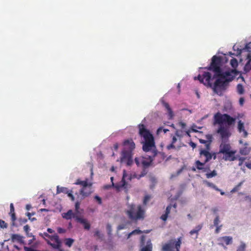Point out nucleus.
<instances>
[{"instance_id":"obj_1","label":"nucleus","mask_w":251,"mask_h":251,"mask_svg":"<svg viewBox=\"0 0 251 251\" xmlns=\"http://www.w3.org/2000/svg\"><path fill=\"white\" fill-rule=\"evenodd\" d=\"M221 57L214 55L212 58L209 67L205 68L214 72L215 76H222L228 83L239 74V72L236 69H232L230 71L222 72L221 68Z\"/></svg>"},{"instance_id":"obj_2","label":"nucleus","mask_w":251,"mask_h":251,"mask_svg":"<svg viewBox=\"0 0 251 251\" xmlns=\"http://www.w3.org/2000/svg\"><path fill=\"white\" fill-rule=\"evenodd\" d=\"M214 118L215 123L220 125L217 132L220 134L222 141H228V138L231 135V133L228 129L222 126V124L226 123L228 126H231L235 123L236 119L227 114H222L220 112L215 114Z\"/></svg>"},{"instance_id":"obj_3","label":"nucleus","mask_w":251,"mask_h":251,"mask_svg":"<svg viewBox=\"0 0 251 251\" xmlns=\"http://www.w3.org/2000/svg\"><path fill=\"white\" fill-rule=\"evenodd\" d=\"M139 134L141 138V143L143 144V150L148 152L155 147L154 137L149 130L147 129L144 124L138 125Z\"/></svg>"},{"instance_id":"obj_4","label":"nucleus","mask_w":251,"mask_h":251,"mask_svg":"<svg viewBox=\"0 0 251 251\" xmlns=\"http://www.w3.org/2000/svg\"><path fill=\"white\" fill-rule=\"evenodd\" d=\"M125 213L128 219L133 223L143 221L146 217V209L141 204H128Z\"/></svg>"},{"instance_id":"obj_5","label":"nucleus","mask_w":251,"mask_h":251,"mask_svg":"<svg viewBox=\"0 0 251 251\" xmlns=\"http://www.w3.org/2000/svg\"><path fill=\"white\" fill-rule=\"evenodd\" d=\"M214 78H217V79L214 84L213 91L217 94L221 95L222 92L226 89L228 83L222 76H215L214 75Z\"/></svg>"},{"instance_id":"obj_6","label":"nucleus","mask_w":251,"mask_h":251,"mask_svg":"<svg viewBox=\"0 0 251 251\" xmlns=\"http://www.w3.org/2000/svg\"><path fill=\"white\" fill-rule=\"evenodd\" d=\"M181 244V237L178 238L176 242L171 240L168 243L165 244L163 246L162 250L163 251H179Z\"/></svg>"},{"instance_id":"obj_7","label":"nucleus","mask_w":251,"mask_h":251,"mask_svg":"<svg viewBox=\"0 0 251 251\" xmlns=\"http://www.w3.org/2000/svg\"><path fill=\"white\" fill-rule=\"evenodd\" d=\"M153 161V158L151 155L148 157H140L135 158V162L138 166H142L144 169H146L151 166Z\"/></svg>"},{"instance_id":"obj_8","label":"nucleus","mask_w":251,"mask_h":251,"mask_svg":"<svg viewBox=\"0 0 251 251\" xmlns=\"http://www.w3.org/2000/svg\"><path fill=\"white\" fill-rule=\"evenodd\" d=\"M197 78L200 81V82L204 84V85L210 87L212 86V84L210 82L212 76L210 73L204 72L202 75H199L197 77H195L194 78L195 79H196Z\"/></svg>"},{"instance_id":"obj_9","label":"nucleus","mask_w":251,"mask_h":251,"mask_svg":"<svg viewBox=\"0 0 251 251\" xmlns=\"http://www.w3.org/2000/svg\"><path fill=\"white\" fill-rule=\"evenodd\" d=\"M131 152L126 150L122 151L121 162L125 163L127 166H130L133 163Z\"/></svg>"},{"instance_id":"obj_10","label":"nucleus","mask_w":251,"mask_h":251,"mask_svg":"<svg viewBox=\"0 0 251 251\" xmlns=\"http://www.w3.org/2000/svg\"><path fill=\"white\" fill-rule=\"evenodd\" d=\"M217 240L219 245L223 247L225 249H226V246L232 244L233 238L231 236H225L218 238Z\"/></svg>"},{"instance_id":"obj_11","label":"nucleus","mask_w":251,"mask_h":251,"mask_svg":"<svg viewBox=\"0 0 251 251\" xmlns=\"http://www.w3.org/2000/svg\"><path fill=\"white\" fill-rule=\"evenodd\" d=\"M145 236L142 235L141 237L140 244L142 248L141 251H152V246L151 241L148 240L145 244Z\"/></svg>"},{"instance_id":"obj_12","label":"nucleus","mask_w":251,"mask_h":251,"mask_svg":"<svg viewBox=\"0 0 251 251\" xmlns=\"http://www.w3.org/2000/svg\"><path fill=\"white\" fill-rule=\"evenodd\" d=\"M160 101L165 108V110L166 111V114L167 115L168 119L169 120L173 119L175 116V114L169 103L165 101L163 99H161Z\"/></svg>"},{"instance_id":"obj_13","label":"nucleus","mask_w":251,"mask_h":251,"mask_svg":"<svg viewBox=\"0 0 251 251\" xmlns=\"http://www.w3.org/2000/svg\"><path fill=\"white\" fill-rule=\"evenodd\" d=\"M200 155L201 158H202V156L205 157V159L204 160L205 161V163H207V162L209 161L211 159L213 155L214 156V159H215L216 158V154L214 153L212 154L209 152L208 150L207 149H201L200 151Z\"/></svg>"},{"instance_id":"obj_14","label":"nucleus","mask_w":251,"mask_h":251,"mask_svg":"<svg viewBox=\"0 0 251 251\" xmlns=\"http://www.w3.org/2000/svg\"><path fill=\"white\" fill-rule=\"evenodd\" d=\"M176 207H177V204L176 202L174 203V204H170L169 205H168L166 208L165 213L163 214L160 217V219L162 221L165 222L167 220V219L168 217V216L171 212V210L172 208L174 209L175 212H176Z\"/></svg>"},{"instance_id":"obj_15","label":"nucleus","mask_w":251,"mask_h":251,"mask_svg":"<svg viewBox=\"0 0 251 251\" xmlns=\"http://www.w3.org/2000/svg\"><path fill=\"white\" fill-rule=\"evenodd\" d=\"M231 147L228 141H222L219 146V153L224 154L225 153L230 151Z\"/></svg>"},{"instance_id":"obj_16","label":"nucleus","mask_w":251,"mask_h":251,"mask_svg":"<svg viewBox=\"0 0 251 251\" xmlns=\"http://www.w3.org/2000/svg\"><path fill=\"white\" fill-rule=\"evenodd\" d=\"M46 241L47 244L50 246L53 249L57 250L58 251H64V250L61 248L62 242L59 238H56V241L54 243H52L48 239H46Z\"/></svg>"},{"instance_id":"obj_17","label":"nucleus","mask_w":251,"mask_h":251,"mask_svg":"<svg viewBox=\"0 0 251 251\" xmlns=\"http://www.w3.org/2000/svg\"><path fill=\"white\" fill-rule=\"evenodd\" d=\"M236 152L235 150H230L228 152L225 153L224 158L226 161H233L237 159V157L235 156V154Z\"/></svg>"},{"instance_id":"obj_18","label":"nucleus","mask_w":251,"mask_h":251,"mask_svg":"<svg viewBox=\"0 0 251 251\" xmlns=\"http://www.w3.org/2000/svg\"><path fill=\"white\" fill-rule=\"evenodd\" d=\"M92 185L90 184L89 185L85 187H82L80 190V194L82 196V199L88 197L92 193Z\"/></svg>"},{"instance_id":"obj_19","label":"nucleus","mask_w":251,"mask_h":251,"mask_svg":"<svg viewBox=\"0 0 251 251\" xmlns=\"http://www.w3.org/2000/svg\"><path fill=\"white\" fill-rule=\"evenodd\" d=\"M125 174H124L122 179L119 183H117L115 185H114V183L112 182V185L114 186L118 190H119L123 188L126 189H127V188H126L127 183L126 182V181L125 179ZM113 178H114L113 177H111V178H110L111 181L112 182H113Z\"/></svg>"},{"instance_id":"obj_20","label":"nucleus","mask_w":251,"mask_h":251,"mask_svg":"<svg viewBox=\"0 0 251 251\" xmlns=\"http://www.w3.org/2000/svg\"><path fill=\"white\" fill-rule=\"evenodd\" d=\"M62 217L66 220L74 218L76 221V218L78 217V216L76 213L73 212L72 210H69L66 213L62 214Z\"/></svg>"},{"instance_id":"obj_21","label":"nucleus","mask_w":251,"mask_h":251,"mask_svg":"<svg viewBox=\"0 0 251 251\" xmlns=\"http://www.w3.org/2000/svg\"><path fill=\"white\" fill-rule=\"evenodd\" d=\"M124 145L126 151H132L135 148V145L132 139H127L124 141Z\"/></svg>"},{"instance_id":"obj_22","label":"nucleus","mask_w":251,"mask_h":251,"mask_svg":"<svg viewBox=\"0 0 251 251\" xmlns=\"http://www.w3.org/2000/svg\"><path fill=\"white\" fill-rule=\"evenodd\" d=\"M39 235L43 238L45 240L46 239L49 240L50 242L52 241L55 242L56 241V238H59V236L57 234H54L53 235H50L47 232H44L43 233H40Z\"/></svg>"},{"instance_id":"obj_23","label":"nucleus","mask_w":251,"mask_h":251,"mask_svg":"<svg viewBox=\"0 0 251 251\" xmlns=\"http://www.w3.org/2000/svg\"><path fill=\"white\" fill-rule=\"evenodd\" d=\"M203 227V224H201L197 225L195 227L189 232L191 236L195 235V239H197L199 235V231L202 229Z\"/></svg>"},{"instance_id":"obj_24","label":"nucleus","mask_w":251,"mask_h":251,"mask_svg":"<svg viewBox=\"0 0 251 251\" xmlns=\"http://www.w3.org/2000/svg\"><path fill=\"white\" fill-rule=\"evenodd\" d=\"M251 150V149L249 147L248 144L245 143L244 144V146L240 149L239 153L241 155H247L250 153Z\"/></svg>"},{"instance_id":"obj_25","label":"nucleus","mask_w":251,"mask_h":251,"mask_svg":"<svg viewBox=\"0 0 251 251\" xmlns=\"http://www.w3.org/2000/svg\"><path fill=\"white\" fill-rule=\"evenodd\" d=\"M77 222L83 225L84 228L86 230H89L90 228V224L88 222L87 220L85 219L79 217L76 218Z\"/></svg>"},{"instance_id":"obj_26","label":"nucleus","mask_w":251,"mask_h":251,"mask_svg":"<svg viewBox=\"0 0 251 251\" xmlns=\"http://www.w3.org/2000/svg\"><path fill=\"white\" fill-rule=\"evenodd\" d=\"M238 130L239 132H240V133H241V132L243 133V136L244 137L246 138L247 137V136L248 135V133L245 130V127H244V124L241 120H240L238 122Z\"/></svg>"},{"instance_id":"obj_27","label":"nucleus","mask_w":251,"mask_h":251,"mask_svg":"<svg viewBox=\"0 0 251 251\" xmlns=\"http://www.w3.org/2000/svg\"><path fill=\"white\" fill-rule=\"evenodd\" d=\"M207 139L208 140H205L203 139H199V142L201 144H205L206 148L207 150H210V146L211 142L212 141V135H206Z\"/></svg>"},{"instance_id":"obj_28","label":"nucleus","mask_w":251,"mask_h":251,"mask_svg":"<svg viewBox=\"0 0 251 251\" xmlns=\"http://www.w3.org/2000/svg\"><path fill=\"white\" fill-rule=\"evenodd\" d=\"M11 240L13 242H16L20 244L24 243L23 237L19 234H12L11 235Z\"/></svg>"},{"instance_id":"obj_29","label":"nucleus","mask_w":251,"mask_h":251,"mask_svg":"<svg viewBox=\"0 0 251 251\" xmlns=\"http://www.w3.org/2000/svg\"><path fill=\"white\" fill-rule=\"evenodd\" d=\"M206 163H205V161L203 162H201L200 160H197L195 162V165L197 168L200 170H202L203 171H206V168H203V166Z\"/></svg>"},{"instance_id":"obj_30","label":"nucleus","mask_w":251,"mask_h":251,"mask_svg":"<svg viewBox=\"0 0 251 251\" xmlns=\"http://www.w3.org/2000/svg\"><path fill=\"white\" fill-rule=\"evenodd\" d=\"M150 232L149 230H146V231H142L139 229H135L133 230L132 232H130L128 234L127 238L128 239L130 237V236L133 234H141L142 233L145 232V233H149Z\"/></svg>"},{"instance_id":"obj_31","label":"nucleus","mask_w":251,"mask_h":251,"mask_svg":"<svg viewBox=\"0 0 251 251\" xmlns=\"http://www.w3.org/2000/svg\"><path fill=\"white\" fill-rule=\"evenodd\" d=\"M76 185H80L82 186V187H85L89 185L88 183L87 180L82 181L79 179H77L76 181L74 183Z\"/></svg>"},{"instance_id":"obj_32","label":"nucleus","mask_w":251,"mask_h":251,"mask_svg":"<svg viewBox=\"0 0 251 251\" xmlns=\"http://www.w3.org/2000/svg\"><path fill=\"white\" fill-rule=\"evenodd\" d=\"M68 191L69 190H68V188L66 187H59L58 186L57 187V190H56L57 194H59L61 193L67 194V193H68Z\"/></svg>"},{"instance_id":"obj_33","label":"nucleus","mask_w":251,"mask_h":251,"mask_svg":"<svg viewBox=\"0 0 251 251\" xmlns=\"http://www.w3.org/2000/svg\"><path fill=\"white\" fill-rule=\"evenodd\" d=\"M152 198V196L151 195H146L144 198L143 201V205L144 207L148 203L149 201L151 200Z\"/></svg>"},{"instance_id":"obj_34","label":"nucleus","mask_w":251,"mask_h":251,"mask_svg":"<svg viewBox=\"0 0 251 251\" xmlns=\"http://www.w3.org/2000/svg\"><path fill=\"white\" fill-rule=\"evenodd\" d=\"M185 130L182 129H176L175 132V135L178 138H182L184 136Z\"/></svg>"},{"instance_id":"obj_35","label":"nucleus","mask_w":251,"mask_h":251,"mask_svg":"<svg viewBox=\"0 0 251 251\" xmlns=\"http://www.w3.org/2000/svg\"><path fill=\"white\" fill-rule=\"evenodd\" d=\"M220 220L218 215H217L213 221V225L210 226V228H212L213 226H220Z\"/></svg>"},{"instance_id":"obj_36","label":"nucleus","mask_w":251,"mask_h":251,"mask_svg":"<svg viewBox=\"0 0 251 251\" xmlns=\"http://www.w3.org/2000/svg\"><path fill=\"white\" fill-rule=\"evenodd\" d=\"M230 64L233 69H236L238 65L237 60L236 58H233L230 61Z\"/></svg>"},{"instance_id":"obj_37","label":"nucleus","mask_w":251,"mask_h":251,"mask_svg":"<svg viewBox=\"0 0 251 251\" xmlns=\"http://www.w3.org/2000/svg\"><path fill=\"white\" fill-rule=\"evenodd\" d=\"M74 242V240L72 238H66L65 239V244L69 247H71Z\"/></svg>"},{"instance_id":"obj_38","label":"nucleus","mask_w":251,"mask_h":251,"mask_svg":"<svg viewBox=\"0 0 251 251\" xmlns=\"http://www.w3.org/2000/svg\"><path fill=\"white\" fill-rule=\"evenodd\" d=\"M237 91L240 95H242L244 93V88L242 84H238L237 85Z\"/></svg>"},{"instance_id":"obj_39","label":"nucleus","mask_w":251,"mask_h":251,"mask_svg":"<svg viewBox=\"0 0 251 251\" xmlns=\"http://www.w3.org/2000/svg\"><path fill=\"white\" fill-rule=\"evenodd\" d=\"M244 201H246L248 206L251 208V195H247L244 197Z\"/></svg>"},{"instance_id":"obj_40","label":"nucleus","mask_w":251,"mask_h":251,"mask_svg":"<svg viewBox=\"0 0 251 251\" xmlns=\"http://www.w3.org/2000/svg\"><path fill=\"white\" fill-rule=\"evenodd\" d=\"M159 156L163 160L165 159L166 161L168 160L171 157V156L170 155L166 159V156L165 155L164 153L158 151V157Z\"/></svg>"},{"instance_id":"obj_41","label":"nucleus","mask_w":251,"mask_h":251,"mask_svg":"<svg viewBox=\"0 0 251 251\" xmlns=\"http://www.w3.org/2000/svg\"><path fill=\"white\" fill-rule=\"evenodd\" d=\"M244 71L247 72H249L251 70V65L250 63V61H248L247 63L244 66Z\"/></svg>"},{"instance_id":"obj_42","label":"nucleus","mask_w":251,"mask_h":251,"mask_svg":"<svg viewBox=\"0 0 251 251\" xmlns=\"http://www.w3.org/2000/svg\"><path fill=\"white\" fill-rule=\"evenodd\" d=\"M217 175V173L216 171L213 170L212 172L209 173H207L206 174L207 178H211L214 176H215Z\"/></svg>"},{"instance_id":"obj_43","label":"nucleus","mask_w":251,"mask_h":251,"mask_svg":"<svg viewBox=\"0 0 251 251\" xmlns=\"http://www.w3.org/2000/svg\"><path fill=\"white\" fill-rule=\"evenodd\" d=\"M177 125L181 128V129L185 130L186 127V124L182 121H179Z\"/></svg>"},{"instance_id":"obj_44","label":"nucleus","mask_w":251,"mask_h":251,"mask_svg":"<svg viewBox=\"0 0 251 251\" xmlns=\"http://www.w3.org/2000/svg\"><path fill=\"white\" fill-rule=\"evenodd\" d=\"M246 245L242 243L237 248V251H245Z\"/></svg>"},{"instance_id":"obj_45","label":"nucleus","mask_w":251,"mask_h":251,"mask_svg":"<svg viewBox=\"0 0 251 251\" xmlns=\"http://www.w3.org/2000/svg\"><path fill=\"white\" fill-rule=\"evenodd\" d=\"M94 235V236L97 237L99 239H101L103 236L102 234H101L100 232L98 230H96L95 231Z\"/></svg>"},{"instance_id":"obj_46","label":"nucleus","mask_w":251,"mask_h":251,"mask_svg":"<svg viewBox=\"0 0 251 251\" xmlns=\"http://www.w3.org/2000/svg\"><path fill=\"white\" fill-rule=\"evenodd\" d=\"M8 225L3 220L0 219V228H7Z\"/></svg>"},{"instance_id":"obj_47","label":"nucleus","mask_w":251,"mask_h":251,"mask_svg":"<svg viewBox=\"0 0 251 251\" xmlns=\"http://www.w3.org/2000/svg\"><path fill=\"white\" fill-rule=\"evenodd\" d=\"M9 214H11V220H12V226H14V225H15V221L16 220V217L15 213V212H13L12 213H9Z\"/></svg>"},{"instance_id":"obj_48","label":"nucleus","mask_w":251,"mask_h":251,"mask_svg":"<svg viewBox=\"0 0 251 251\" xmlns=\"http://www.w3.org/2000/svg\"><path fill=\"white\" fill-rule=\"evenodd\" d=\"M106 229H107L108 234L110 235L111 234V232H112V230L111 226L110 224H107L106 225Z\"/></svg>"},{"instance_id":"obj_49","label":"nucleus","mask_w":251,"mask_h":251,"mask_svg":"<svg viewBox=\"0 0 251 251\" xmlns=\"http://www.w3.org/2000/svg\"><path fill=\"white\" fill-rule=\"evenodd\" d=\"M126 228V224H121V225H119L118 226L117 230H121L125 229Z\"/></svg>"},{"instance_id":"obj_50","label":"nucleus","mask_w":251,"mask_h":251,"mask_svg":"<svg viewBox=\"0 0 251 251\" xmlns=\"http://www.w3.org/2000/svg\"><path fill=\"white\" fill-rule=\"evenodd\" d=\"M245 159H246V158H245V157H239L238 158V160H239L238 166H241L242 165V164H243V162Z\"/></svg>"},{"instance_id":"obj_51","label":"nucleus","mask_w":251,"mask_h":251,"mask_svg":"<svg viewBox=\"0 0 251 251\" xmlns=\"http://www.w3.org/2000/svg\"><path fill=\"white\" fill-rule=\"evenodd\" d=\"M94 199L97 201L99 204H101L102 200L100 197L98 196H95Z\"/></svg>"},{"instance_id":"obj_52","label":"nucleus","mask_w":251,"mask_h":251,"mask_svg":"<svg viewBox=\"0 0 251 251\" xmlns=\"http://www.w3.org/2000/svg\"><path fill=\"white\" fill-rule=\"evenodd\" d=\"M80 206V202L78 201H77L75 203V213L77 214L78 213V209L79 208Z\"/></svg>"},{"instance_id":"obj_53","label":"nucleus","mask_w":251,"mask_h":251,"mask_svg":"<svg viewBox=\"0 0 251 251\" xmlns=\"http://www.w3.org/2000/svg\"><path fill=\"white\" fill-rule=\"evenodd\" d=\"M222 226H223L222 225H220L219 226H216V229L215 231V233H216V234L219 233L220 232Z\"/></svg>"},{"instance_id":"obj_54","label":"nucleus","mask_w":251,"mask_h":251,"mask_svg":"<svg viewBox=\"0 0 251 251\" xmlns=\"http://www.w3.org/2000/svg\"><path fill=\"white\" fill-rule=\"evenodd\" d=\"M245 49L249 52H251V42L249 43L246 45Z\"/></svg>"},{"instance_id":"obj_55","label":"nucleus","mask_w":251,"mask_h":251,"mask_svg":"<svg viewBox=\"0 0 251 251\" xmlns=\"http://www.w3.org/2000/svg\"><path fill=\"white\" fill-rule=\"evenodd\" d=\"M68 195V196L71 199L72 201L75 200V197H74L73 195L72 194V191H71V192H69L68 191V193H67Z\"/></svg>"},{"instance_id":"obj_56","label":"nucleus","mask_w":251,"mask_h":251,"mask_svg":"<svg viewBox=\"0 0 251 251\" xmlns=\"http://www.w3.org/2000/svg\"><path fill=\"white\" fill-rule=\"evenodd\" d=\"M57 232L59 233H64L66 232V230L61 227H58L57 228Z\"/></svg>"},{"instance_id":"obj_57","label":"nucleus","mask_w":251,"mask_h":251,"mask_svg":"<svg viewBox=\"0 0 251 251\" xmlns=\"http://www.w3.org/2000/svg\"><path fill=\"white\" fill-rule=\"evenodd\" d=\"M27 221V219H25V218H20L19 219V222H20V223L21 225H22L23 224H25V223H26Z\"/></svg>"},{"instance_id":"obj_58","label":"nucleus","mask_w":251,"mask_h":251,"mask_svg":"<svg viewBox=\"0 0 251 251\" xmlns=\"http://www.w3.org/2000/svg\"><path fill=\"white\" fill-rule=\"evenodd\" d=\"M24 250L25 251H39L34 250L31 248L27 247H24Z\"/></svg>"},{"instance_id":"obj_59","label":"nucleus","mask_w":251,"mask_h":251,"mask_svg":"<svg viewBox=\"0 0 251 251\" xmlns=\"http://www.w3.org/2000/svg\"><path fill=\"white\" fill-rule=\"evenodd\" d=\"M24 229L25 232L27 233L30 230L29 226L27 225L25 226H24Z\"/></svg>"},{"instance_id":"obj_60","label":"nucleus","mask_w":251,"mask_h":251,"mask_svg":"<svg viewBox=\"0 0 251 251\" xmlns=\"http://www.w3.org/2000/svg\"><path fill=\"white\" fill-rule=\"evenodd\" d=\"M10 212L9 213H12L14 212V207L13 203H11L10 205Z\"/></svg>"},{"instance_id":"obj_61","label":"nucleus","mask_w":251,"mask_h":251,"mask_svg":"<svg viewBox=\"0 0 251 251\" xmlns=\"http://www.w3.org/2000/svg\"><path fill=\"white\" fill-rule=\"evenodd\" d=\"M244 101H245V100L244 99V98H240V99H239V103L240 104V105L242 106L244 103Z\"/></svg>"},{"instance_id":"obj_62","label":"nucleus","mask_w":251,"mask_h":251,"mask_svg":"<svg viewBox=\"0 0 251 251\" xmlns=\"http://www.w3.org/2000/svg\"><path fill=\"white\" fill-rule=\"evenodd\" d=\"M189 145H190V146L191 147H192V148H193V149L195 148L196 147V146H197V145H196V144L195 143H194V142H192V141H191V142L189 143Z\"/></svg>"},{"instance_id":"obj_63","label":"nucleus","mask_w":251,"mask_h":251,"mask_svg":"<svg viewBox=\"0 0 251 251\" xmlns=\"http://www.w3.org/2000/svg\"><path fill=\"white\" fill-rule=\"evenodd\" d=\"M208 185L210 187H212L213 188H214V189H215L217 190H219V189L218 188H217L216 186L213 183H208Z\"/></svg>"},{"instance_id":"obj_64","label":"nucleus","mask_w":251,"mask_h":251,"mask_svg":"<svg viewBox=\"0 0 251 251\" xmlns=\"http://www.w3.org/2000/svg\"><path fill=\"white\" fill-rule=\"evenodd\" d=\"M246 166L250 169H251V163H246Z\"/></svg>"}]
</instances>
